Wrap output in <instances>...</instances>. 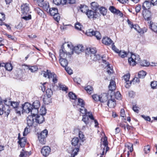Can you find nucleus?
<instances>
[{"label":"nucleus","instance_id":"f3484780","mask_svg":"<svg viewBox=\"0 0 157 157\" xmlns=\"http://www.w3.org/2000/svg\"><path fill=\"white\" fill-rule=\"evenodd\" d=\"M10 110L9 107L5 108L3 105L0 106V115H2L4 112L8 116L10 113Z\"/></svg>","mask_w":157,"mask_h":157},{"label":"nucleus","instance_id":"bf43d9fd","mask_svg":"<svg viewBox=\"0 0 157 157\" xmlns=\"http://www.w3.org/2000/svg\"><path fill=\"white\" fill-rule=\"evenodd\" d=\"M151 85L153 89H155L157 88V81H153L151 82Z\"/></svg>","mask_w":157,"mask_h":157},{"label":"nucleus","instance_id":"2f4dec72","mask_svg":"<svg viewBox=\"0 0 157 157\" xmlns=\"http://www.w3.org/2000/svg\"><path fill=\"white\" fill-rule=\"evenodd\" d=\"M107 105L110 108H114L116 104L114 100L111 99L108 100Z\"/></svg>","mask_w":157,"mask_h":157},{"label":"nucleus","instance_id":"72a5a7b5","mask_svg":"<svg viewBox=\"0 0 157 157\" xmlns=\"http://www.w3.org/2000/svg\"><path fill=\"white\" fill-rule=\"evenodd\" d=\"M65 44L67 45V47L65 48L66 50L69 52H70V51H71V52L72 51L73 53V48L72 44L71 43H65Z\"/></svg>","mask_w":157,"mask_h":157},{"label":"nucleus","instance_id":"bb28decb","mask_svg":"<svg viewBox=\"0 0 157 157\" xmlns=\"http://www.w3.org/2000/svg\"><path fill=\"white\" fill-rule=\"evenodd\" d=\"M47 12L48 13H49L50 14L51 16H53L54 14L58 13V9L56 8H49L48 10V12Z\"/></svg>","mask_w":157,"mask_h":157},{"label":"nucleus","instance_id":"e2e57ef3","mask_svg":"<svg viewBox=\"0 0 157 157\" xmlns=\"http://www.w3.org/2000/svg\"><path fill=\"white\" fill-rule=\"evenodd\" d=\"M130 75L129 74L127 75L124 76V79L125 81V82H129V79Z\"/></svg>","mask_w":157,"mask_h":157},{"label":"nucleus","instance_id":"4d7b16f0","mask_svg":"<svg viewBox=\"0 0 157 157\" xmlns=\"http://www.w3.org/2000/svg\"><path fill=\"white\" fill-rule=\"evenodd\" d=\"M150 147L148 145L145 146L144 148V152L146 154L148 153L150 151Z\"/></svg>","mask_w":157,"mask_h":157},{"label":"nucleus","instance_id":"79ce46f5","mask_svg":"<svg viewBox=\"0 0 157 157\" xmlns=\"http://www.w3.org/2000/svg\"><path fill=\"white\" fill-rule=\"evenodd\" d=\"M146 75V72L145 71H142L138 73V76L139 78H143L145 77Z\"/></svg>","mask_w":157,"mask_h":157},{"label":"nucleus","instance_id":"5701e85b","mask_svg":"<svg viewBox=\"0 0 157 157\" xmlns=\"http://www.w3.org/2000/svg\"><path fill=\"white\" fill-rule=\"evenodd\" d=\"M18 139H19L18 143L20 145V146L22 147H24L26 143V140L25 138V137H23L20 139L19 134L18 136Z\"/></svg>","mask_w":157,"mask_h":157},{"label":"nucleus","instance_id":"c756f323","mask_svg":"<svg viewBox=\"0 0 157 157\" xmlns=\"http://www.w3.org/2000/svg\"><path fill=\"white\" fill-rule=\"evenodd\" d=\"M40 6L43 7V9L47 12H48L49 8V3L48 2H44L43 3L41 4Z\"/></svg>","mask_w":157,"mask_h":157},{"label":"nucleus","instance_id":"aec40b11","mask_svg":"<svg viewBox=\"0 0 157 157\" xmlns=\"http://www.w3.org/2000/svg\"><path fill=\"white\" fill-rule=\"evenodd\" d=\"M4 67L6 70L10 71H11L13 69V66L10 63H0V67Z\"/></svg>","mask_w":157,"mask_h":157},{"label":"nucleus","instance_id":"c9c22d12","mask_svg":"<svg viewBox=\"0 0 157 157\" xmlns=\"http://www.w3.org/2000/svg\"><path fill=\"white\" fill-rule=\"evenodd\" d=\"M139 63L141 66L143 67H147L149 65V63L145 60L140 61Z\"/></svg>","mask_w":157,"mask_h":157},{"label":"nucleus","instance_id":"ea45409f","mask_svg":"<svg viewBox=\"0 0 157 157\" xmlns=\"http://www.w3.org/2000/svg\"><path fill=\"white\" fill-rule=\"evenodd\" d=\"M80 11L83 13H86V12L88 10V7L86 6L80 5Z\"/></svg>","mask_w":157,"mask_h":157},{"label":"nucleus","instance_id":"052dcab7","mask_svg":"<svg viewBox=\"0 0 157 157\" xmlns=\"http://www.w3.org/2000/svg\"><path fill=\"white\" fill-rule=\"evenodd\" d=\"M89 51L90 52V53L92 54L91 55H94L97 51L96 48H90L89 49Z\"/></svg>","mask_w":157,"mask_h":157},{"label":"nucleus","instance_id":"a211bd4d","mask_svg":"<svg viewBox=\"0 0 157 157\" xmlns=\"http://www.w3.org/2000/svg\"><path fill=\"white\" fill-rule=\"evenodd\" d=\"M82 143V142L77 137H74L71 141L72 144L75 146H79Z\"/></svg>","mask_w":157,"mask_h":157},{"label":"nucleus","instance_id":"6e6d98bb","mask_svg":"<svg viewBox=\"0 0 157 157\" xmlns=\"http://www.w3.org/2000/svg\"><path fill=\"white\" fill-rule=\"evenodd\" d=\"M36 11L37 12L39 15L42 16L44 14V13L42 10H40L39 8H37L35 9Z\"/></svg>","mask_w":157,"mask_h":157},{"label":"nucleus","instance_id":"c03bdc74","mask_svg":"<svg viewBox=\"0 0 157 157\" xmlns=\"http://www.w3.org/2000/svg\"><path fill=\"white\" fill-rule=\"evenodd\" d=\"M68 96L71 99L75 100L76 98V96L75 94L71 92L69 93Z\"/></svg>","mask_w":157,"mask_h":157},{"label":"nucleus","instance_id":"9d476101","mask_svg":"<svg viewBox=\"0 0 157 157\" xmlns=\"http://www.w3.org/2000/svg\"><path fill=\"white\" fill-rule=\"evenodd\" d=\"M19 103L17 101H12L11 106L15 109L16 113L18 116L21 115V111L22 110L21 107L19 106Z\"/></svg>","mask_w":157,"mask_h":157},{"label":"nucleus","instance_id":"f03ea898","mask_svg":"<svg viewBox=\"0 0 157 157\" xmlns=\"http://www.w3.org/2000/svg\"><path fill=\"white\" fill-rule=\"evenodd\" d=\"M41 74L45 78H53L52 81L54 83L57 82V79L56 75L53 73H51L49 70H47L46 71H42Z\"/></svg>","mask_w":157,"mask_h":157},{"label":"nucleus","instance_id":"4468645a","mask_svg":"<svg viewBox=\"0 0 157 157\" xmlns=\"http://www.w3.org/2000/svg\"><path fill=\"white\" fill-rule=\"evenodd\" d=\"M50 151V148L48 146H44L41 150V154L44 156L48 155Z\"/></svg>","mask_w":157,"mask_h":157},{"label":"nucleus","instance_id":"cd10ccee","mask_svg":"<svg viewBox=\"0 0 157 157\" xmlns=\"http://www.w3.org/2000/svg\"><path fill=\"white\" fill-rule=\"evenodd\" d=\"M150 28L154 32H157V23H153L150 21L149 23Z\"/></svg>","mask_w":157,"mask_h":157},{"label":"nucleus","instance_id":"13d9d810","mask_svg":"<svg viewBox=\"0 0 157 157\" xmlns=\"http://www.w3.org/2000/svg\"><path fill=\"white\" fill-rule=\"evenodd\" d=\"M92 97L93 99L95 101H99L100 95L95 94L93 95Z\"/></svg>","mask_w":157,"mask_h":157},{"label":"nucleus","instance_id":"2eb2a0df","mask_svg":"<svg viewBox=\"0 0 157 157\" xmlns=\"http://www.w3.org/2000/svg\"><path fill=\"white\" fill-rule=\"evenodd\" d=\"M84 50V47L82 44H79L73 48V52L77 54H79Z\"/></svg>","mask_w":157,"mask_h":157},{"label":"nucleus","instance_id":"603ef678","mask_svg":"<svg viewBox=\"0 0 157 157\" xmlns=\"http://www.w3.org/2000/svg\"><path fill=\"white\" fill-rule=\"evenodd\" d=\"M98 4L95 2H92L91 3V7L92 9L94 10H95L96 11V9L98 8Z\"/></svg>","mask_w":157,"mask_h":157},{"label":"nucleus","instance_id":"1a4fd4ad","mask_svg":"<svg viewBox=\"0 0 157 157\" xmlns=\"http://www.w3.org/2000/svg\"><path fill=\"white\" fill-rule=\"evenodd\" d=\"M22 113L24 112L27 113H31V110L32 109V105L28 102H26L24 104L22 105Z\"/></svg>","mask_w":157,"mask_h":157},{"label":"nucleus","instance_id":"39448f33","mask_svg":"<svg viewBox=\"0 0 157 157\" xmlns=\"http://www.w3.org/2000/svg\"><path fill=\"white\" fill-rule=\"evenodd\" d=\"M48 133V131L45 129L38 135V140L41 144H44L45 143L46 138L47 136Z\"/></svg>","mask_w":157,"mask_h":157},{"label":"nucleus","instance_id":"6ab92c4d","mask_svg":"<svg viewBox=\"0 0 157 157\" xmlns=\"http://www.w3.org/2000/svg\"><path fill=\"white\" fill-rule=\"evenodd\" d=\"M35 122L39 124H41L44 121V118L42 114L37 115V114L35 117Z\"/></svg>","mask_w":157,"mask_h":157},{"label":"nucleus","instance_id":"20e7f679","mask_svg":"<svg viewBox=\"0 0 157 157\" xmlns=\"http://www.w3.org/2000/svg\"><path fill=\"white\" fill-rule=\"evenodd\" d=\"M140 58L139 55L132 54L131 55V56L128 59V62L130 65L134 66L136 64L139 63Z\"/></svg>","mask_w":157,"mask_h":157},{"label":"nucleus","instance_id":"0e129e2a","mask_svg":"<svg viewBox=\"0 0 157 157\" xmlns=\"http://www.w3.org/2000/svg\"><path fill=\"white\" fill-rule=\"evenodd\" d=\"M116 98L117 99H120L121 98V95L119 92H117L115 94Z\"/></svg>","mask_w":157,"mask_h":157},{"label":"nucleus","instance_id":"a18cd8bd","mask_svg":"<svg viewBox=\"0 0 157 157\" xmlns=\"http://www.w3.org/2000/svg\"><path fill=\"white\" fill-rule=\"evenodd\" d=\"M127 53L123 51H120L119 52V55L121 57L124 58L127 56Z\"/></svg>","mask_w":157,"mask_h":157},{"label":"nucleus","instance_id":"4c0bfd02","mask_svg":"<svg viewBox=\"0 0 157 157\" xmlns=\"http://www.w3.org/2000/svg\"><path fill=\"white\" fill-rule=\"evenodd\" d=\"M75 27L77 30L81 31L82 30L83 26L80 23L77 22L75 24Z\"/></svg>","mask_w":157,"mask_h":157},{"label":"nucleus","instance_id":"f704fd0d","mask_svg":"<svg viewBox=\"0 0 157 157\" xmlns=\"http://www.w3.org/2000/svg\"><path fill=\"white\" fill-rule=\"evenodd\" d=\"M90 56L91 58L94 61H96L97 60L100 59L101 58H102V57H101L100 55L98 54H94L93 55H91Z\"/></svg>","mask_w":157,"mask_h":157},{"label":"nucleus","instance_id":"09e8293b","mask_svg":"<svg viewBox=\"0 0 157 157\" xmlns=\"http://www.w3.org/2000/svg\"><path fill=\"white\" fill-rule=\"evenodd\" d=\"M78 105L81 107H83L85 105V103L84 101L82 99L78 98Z\"/></svg>","mask_w":157,"mask_h":157},{"label":"nucleus","instance_id":"e433bc0d","mask_svg":"<svg viewBox=\"0 0 157 157\" xmlns=\"http://www.w3.org/2000/svg\"><path fill=\"white\" fill-rule=\"evenodd\" d=\"M85 90L87 93L89 94H91L93 92V89L90 86H87L85 87Z\"/></svg>","mask_w":157,"mask_h":157},{"label":"nucleus","instance_id":"58836bf2","mask_svg":"<svg viewBox=\"0 0 157 157\" xmlns=\"http://www.w3.org/2000/svg\"><path fill=\"white\" fill-rule=\"evenodd\" d=\"M71 154V157H74L77 154V152L79 150V148L77 147H75L73 148Z\"/></svg>","mask_w":157,"mask_h":157},{"label":"nucleus","instance_id":"864d4df0","mask_svg":"<svg viewBox=\"0 0 157 157\" xmlns=\"http://www.w3.org/2000/svg\"><path fill=\"white\" fill-rule=\"evenodd\" d=\"M53 16L54 20L58 22L60 18V16L59 15V13H57L53 15Z\"/></svg>","mask_w":157,"mask_h":157},{"label":"nucleus","instance_id":"f8f14e48","mask_svg":"<svg viewBox=\"0 0 157 157\" xmlns=\"http://www.w3.org/2000/svg\"><path fill=\"white\" fill-rule=\"evenodd\" d=\"M83 118L82 121L86 124H87L89 122V118L91 120H94V118L92 116L91 112H88L86 115H82Z\"/></svg>","mask_w":157,"mask_h":157},{"label":"nucleus","instance_id":"6e6552de","mask_svg":"<svg viewBox=\"0 0 157 157\" xmlns=\"http://www.w3.org/2000/svg\"><path fill=\"white\" fill-rule=\"evenodd\" d=\"M108 142L107 141V138L106 137H105L103 139V144L101 146V150L102 151V153H101V156L100 157H102L101 156L104 155L105 150V153L109 150V148L108 147Z\"/></svg>","mask_w":157,"mask_h":157},{"label":"nucleus","instance_id":"4be33fe9","mask_svg":"<svg viewBox=\"0 0 157 157\" xmlns=\"http://www.w3.org/2000/svg\"><path fill=\"white\" fill-rule=\"evenodd\" d=\"M99 101L101 102H104L108 99V95L106 93H103L100 95Z\"/></svg>","mask_w":157,"mask_h":157},{"label":"nucleus","instance_id":"680f3d73","mask_svg":"<svg viewBox=\"0 0 157 157\" xmlns=\"http://www.w3.org/2000/svg\"><path fill=\"white\" fill-rule=\"evenodd\" d=\"M109 10L110 11L114 13H116L118 10H117L114 6H110L109 7Z\"/></svg>","mask_w":157,"mask_h":157},{"label":"nucleus","instance_id":"9b49d317","mask_svg":"<svg viewBox=\"0 0 157 157\" xmlns=\"http://www.w3.org/2000/svg\"><path fill=\"white\" fill-rule=\"evenodd\" d=\"M98 13L96 11L93 10H88L86 13V15L88 18L91 19H96L98 16Z\"/></svg>","mask_w":157,"mask_h":157},{"label":"nucleus","instance_id":"0eeeda50","mask_svg":"<svg viewBox=\"0 0 157 157\" xmlns=\"http://www.w3.org/2000/svg\"><path fill=\"white\" fill-rule=\"evenodd\" d=\"M31 114L36 115L38 113V109L40 106V102L39 101H35L32 105Z\"/></svg>","mask_w":157,"mask_h":157},{"label":"nucleus","instance_id":"49530a36","mask_svg":"<svg viewBox=\"0 0 157 157\" xmlns=\"http://www.w3.org/2000/svg\"><path fill=\"white\" fill-rule=\"evenodd\" d=\"M99 11L100 13L103 16L105 15L107 13V10L103 7H101L99 9Z\"/></svg>","mask_w":157,"mask_h":157},{"label":"nucleus","instance_id":"7ed1b4c3","mask_svg":"<svg viewBox=\"0 0 157 157\" xmlns=\"http://www.w3.org/2000/svg\"><path fill=\"white\" fill-rule=\"evenodd\" d=\"M63 45L61 47V49L59 50V58H68L70 57V55L73 54L72 51L69 52L66 50Z\"/></svg>","mask_w":157,"mask_h":157},{"label":"nucleus","instance_id":"f257e3e1","mask_svg":"<svg viewBox=\"0 0 157 157\" xmlns=\"http://www.w3.org/2000/svg\"><path fill=\"white\" fill-rule=\"evenodd\" d=\"M21 8L23 14L24 15H28L23 17L22 18L25 20L30 19L31 17L30 15L29 14L30 12L29 11V8L28 5L27 4H23L21 5Z\"/></svg>","mask_w":157,"mask_h":157},{"label":"nucleus","instance_id":"8fccbe9b","mask_svg":"<svg viewBox=\"0 0 157 157\" xmlns=\"http://www.w3.org/2000/svg\"><path fill=\"white\" fill-rule=\"evenodd\" d=\"M46 93L48 98H50L52 94V92L51 89H48L46 90Z\"/></svg>","mask_w":157,"mask_h":157},{"label":"nucleus","instance_id":"37998d69","mask_svg":"<svg viewBox=\"0 0 157 157\" xmlns=\"http://www.w3.org/2000/svg\"><path fill=\"white\" fill-rule=\"evenodd\" d=\"M78 135L80 140L82 142H83L85 140L84 135L83 134V133L81 131H79Z\"/></svg>","mask_w":157,"mask_h":157},{"label":"nucleus","instance_id":"423d86ee","mask_svg":"<svg viewBox=\"0 0 157 157\" xmlns=\"http://www.w3.org/2000/svg\"><path fill=\"white\" fill-rule=\"evenodd\" d=\"M86 34L88 36H94L98 40H100L101 37V35L99 32L94 31L91 29L87 30L86 32Z\"/></svg>","mask_w":157,"mask_h":157},{"label":"nucleus","instance_id":"ddd939ff","mask_svg":"<svg viewBox=\"0 0 157 157\" xmlns=\"http://www.w3.org/2000/svg\"><path fill=\"white\" fill-rule=\"evenodd\" d=\"M36 115H34L31 114V115L29 116L27 118V123L28 126H32L35 122V117Z\"/></svg>","mask_w":157,"mask_h":157},{"label":"nucleus","instance_id":"dca6fc26","mask_svg":"<svg viewBox=\"0 0 157 157\" xmlns=\"http://www.w3.org/2000/svg\"><path fill=\"white\" fill-rule=\"evenodd\" d=\"M143 17L145 20L150 21L151 19V12L149 10L145 11L143 14Z\"/></svg>","mask_w":157,"mask_h":157},{"label":"nucleus","instance_id":"c85d7f7f","mask_svg":"<svg viewBox=\"0 0 157 157\" xmlns=\"http://www.w3.org/2000/svg\"><path fill=\"white\" fill-rule=\"evenodd\" d=\"M115 82L113 80H111L110 82V84L109 86V90L112 91H113L115 89Z\"/></svg>","mask_w":157,"mask_h":157},{"label":"nucleus","instance_id":"412c9836","mask_svg":"<svg viewBox=\"0 0 157 157\" xmlns=\"http://www.w3.org/2000/svg\"><path fill=\"white\" fill-rule=\"evenodd\" d=\"M102 43L103 44L106 45H110L111 44H114V43L111 39L108 37H104L102 39Z\"/></svg>","mask_w":157,"mask_h":157},{"label":"nucleus","instance_id":"393cba45","mask_svg":"<svg viewBox=\"0 0 157 157\" xmlns=\"http://www.w3.org/2000/svg\"><path fill=\"white\" fill-rule=\"evenodd\" d=\"M103 63L106 64L107 66V72L109 74H111L113 73V70L112 67H111L108 62H107L105 60H102Z\"/></svg>","mask_w":157,"mask_h":157},{"label":"nucleus","instance_id":"338daca9","mask_svg":"<svg viewBox=\"0 0 157 157\" xmlns=\"http://www.w3.org/2000/svg\"><path fill=\"white\" fill-rule=\"evenodd\" d=\"M140 82V79L137 77H135L132 81L131 82V83H133V84L136 83H138Z\"/></svg>","mask_w":157,"mask_h":157},{"label":"nucleus","instance_id":"69168bd1","mask_svg":"<svg viewBox=\"0 0 157 157\" xmlns=\"http://www.w3.org/2000/svg\"><path fill=\"white\" fill-rule=\"evenodd\" d=\"M49 56L52 58V60L53 61H56V58L54 54L51 53V52H49Z\"/></svg>","mask_w":157,"mask_h":157},{"label":"nucleus","instance_id":"473e14b6","mask_svg":"<svg viewBox=\"0 0 157 157\" xmlns=\"http://www.w3.org/2000/svg\"><path fill=\"white\" fill-rule=\"evenodd\" d=\"M30 155V152L25 151L23 149L21 152L20 156V157H26L27 155Z\"/></svg>","mask_w":157,"mask_h":157},{"label":"nucleus","instance_id":"774afa93","mask_svg":"<svg viewBox=\"0 0 157 157\" xmlns=\"http://www.w3.org/2000/svg\"><path fill=\"white\" fill-rule=\"evenodd\" d=\"M65 70L67 72V73L69 75H71L72 74V70L70 68H69L68 67H65Z\"/></svg>","mask_w":157,"mask_h":157},{"label":"nucleus","instance_id":"a19ab883","mask_svg":"<svg viewBox=\"0 0 157 157\" xmlns=\"http://www.w3.org/2000/svg\"><path fill=\"white\" fill-rule=\"evenodd\" d=\"M125 146L126 147H127L128 149L130 152H132L133 151V145L130 143L126 144H125Z\"/></svg>","mask_w":157,"mask_h":157},{"label":"nucleus","instance_id":"7c9ffc66","mask_svg":"<svg viewBox=\"0 0 157 157\" xmlns=\"http://www.w3.org/2000/svg\"><path fill=\"white\" fill-rule=\"evenodd\" d=\"M67 0H53V2L56 5L62 4L64 5L67 3Z\"/></svg>","mask_w":157,"mask_h":157},{"label":"nucleus","instance_id":"de8ad7c7","mask_svg":"<svg viewBox=\"0 0 157 157\" xmlns=\"http://www.w3.org/2000/svg\"><path fill=\"white\" fill-rule=\"evenodd\" d=\"M3 103H4L5 105H7V106L6 108H7V107H8V106L10 105L11 106L12 101H10V100H9L8 99L7 100L6 99L5 100H3Z\"/></svg>","mask_w":157,"mask_h":157},{"label":"nucleus","instance_id":"a878e982","mask_svg":"<svg viewBox=\"0 0 157 157\" xmlns=\"http://www.w3.org/2000/svg\"><path fill=\"white\" fill-rule=\"evenodd\" d=\"M59 61L61 65L64 67H66L68 65V62L67 58H59Z\"/></svg>","mask_w":157,"mask_h":157},{"label":"nucleus","instance_id":"5fc2aeb1","mask_svg":"<svg viewBox=\"0 0 157 157\" xmlns=\"http://www.w3.org/2000/svg\"><path fill=\"white\" fill-rule=\"evenodd\" d=\"M81 107V108L80 109V112L82 114L86 115V114L88 113L87 112L86 109L84 107V106Z\"/></svg>","mask_w":157,"mask_h":157},{"label":"nucleus","instance_id":"b1692460","mask_svg":"<svg viewBox=\"0 0 157 157\" xmlns=\"http://www.w3.org/2000/svg\"><path fill=\"white\" fill-rule=\"evenodd\" d=\"M151 3L148 1H146L144 2L142 6V8L144 10H147L150 9L151 6Z\"/></svg>","mask_w":157,"mask_h":157},{"label":"nucleus","instance_id":"3c124183","mask_svg":"<svg viewBox=\"0 0 157 157\" xmlns=\"http://www.w3.org/2000/svg\"><path fill=\"white\" fill-rule=\"evenodd\" d=\"M29 69L31 71V72H34L37 70L38 68L36 66H34L29 67Z\"/></svg>","mask_w":157,"mask_h":157}]
</instances>
